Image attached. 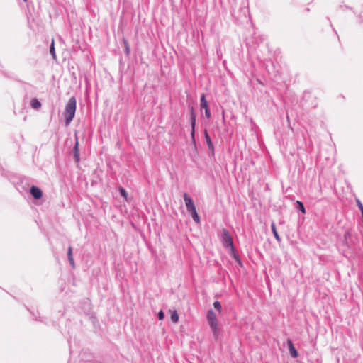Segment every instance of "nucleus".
Returning <instances> with one entry per match:
<instances>
[{"mask_svg": "<svg viewBox=\"0 0 363 363\" xmlns=\"http://www.w3.org/2000/svg\"><path fill=\"white\" fill-rule=\"evenodd\" d=\"M77 101L74 96L69 98L67 104L65 106V109L64 112L65 117V123L66 125L70 124L71 121L73 120L75 112H76V106Z\"/></svg>", "mask_w": 363, "mask_h": 363, "instance_id": "2", "label": "nucleus"}, {"mask_svg": "<svg viewBox=\"0 0 363 363\" xmlns=\"http://www.w3.org/2000/svg\"><path fill=\"white\" fill-rule=\"evenodd\" d=\"M50 53L51 54L53 59H56L54 40H52V43L50 47Z\"/></svg>", "mask_w": 363, "mask_h": 363, "instance_id": "16", "label": "nucleus"}, {"mask_svg": "<svg viewBox=\"0 0 363 363\" xmlns=\"http://www.w3.org/2000/svg\"><path fill=\"white\" fill-rule=\"evenodd\" d=\"M123 43H124V45H125V54L127 55H128L130 54V52L129 44H128L127 40L125 39V38H123Z\"/></svg>", "mask_w": 363, "mask_h": 363, "instance_id": "18", "label": "nucleus"}, {"mask_svg": "<svg viewBox=\"0 0 363 363\" xmlns=\"http://www.w3.org/2000/svg\"><path fill=\"white\" fill-rule=\"evenodd\" d=\"M271 229H272V231L273 233V235L275 238V239L278 241V242H281V239L279 236V235L277 233V228H276V225L274 222H272L271 223Z\"/></svg>", "mask_w": 363, "mask_h": 363, "instance_id": "11", "label": "nucleus"}, {"mask_svg": "<svg viewBox=\"0 0 363 363\" xmlns=\"http://www.w3.org/2000/svg\"><path fill=\"white\" fill-rule=\"evenodd\" d=\"M235 261L240 266L242 267V261L240 258V257H238L237 259H235Z\"/></svg>", "mask_w": 363, "mask_h": 363, "instance_id": "26", "label": "nucleus"}, {"mask_svg": "<svg viewBox=\"0 0 363 363\" xmlns=\"http://www.w3.org/2000/svg\"><path fill=\"white\" fill-rule=\"evenodd\" d=\"M287 343L289 346V350L291 356L293 358H296L298 356V352H297L296 349L295 348L292 341L291 339L287 340Z\"/></svg>", "mask_w": 363, "mask_h": 363, "instance_id": "8", "label": "nucleus"}, {"mask_svg": "<svg viewBox=\"0 0 363 363\" xmlns=\"http://www.w3.org/2000/svg\"><path fill=\"white\" fill-rule=\"evenodd\" d=\"M357 206H358L359 209L361 211V213H362V218H363V204L362 203V202L359 199H357Z\"/></svg>", "mask_w": 363, "mask_h": 363, "instance_id": "22", "label": "nucleus"}, {"mask_svg": "<svg viewBox=\"0 0 363 363\" xmlns=\"http://www.w3.org/2000/svg\"><path fill=\"white\" fill-rule=\"evenodd\" d=\"M221 233H222V235H221L220 240H221V242H222L223 247L227 250L233 249V247H234V245H233L232 236L230 235L229 231L227 229L223 228L221 231Z\"/></svg>", "mask_w": 363, "mask_h": 363, "instance_id": "3", "label": "nucleus"}, {"mask_svg": "<svg viewBox=\"0 0 363 363\" xmlns=\"http://www.w3.org/2000/svg\"><path fill=\"white\" fill-rule=\"evenodd\" d=\"M206 320L212 331L214 339L217 340L220 335V330L218 328V321L216 315L212 309L207 311Z\"/></svg>", "mask_w": 363, "mask_h": 363, "instance_id": "1", "label": "nucleus"}, {"mask_svg": "<svg viewBox=\"0 0 363 363\" xmlns=\"http://www.w3.org/2000/svg\"><path fill=\"white\" fill-rule=\"evenodd\" d=\"M178 320H179V315H178L177 311H174V312L171 315V320L173 323H177V322H178Z\"/></svg>", "mask_w": 363, "mask_h": 363, "instance_id": "19", "label": "nucleus"}, {"mask_svg": "<svg viewBox=\"0 0 363 363\" xmlns=\"http://www.w3.org/2000/svg\"><path fill=\"white\" fill-rule=\"evenodd\" d=\"M189 115H196V111L193 106H189Z\"/></svg>", "mask_w": 363, "mask_h": 363, "instance_id": "23", "label": "nucleus"}, {"mask_svg": "<svg viewBox=\"0 0 363 363\" xmlns=\"http://www.w3.org/2000/svg\"><path fill=\"white\" fill-rule=\"evenodd\" d=\"M200 106L201 108H208V102L206 100V96L204 94H202L200 98Z\"/></svg>", "mask_w": 363, "mask_h": 363, "instance_id": "12", "label": "nucleus"}, {"mask_svg": "<svg viewBox=\"0 0 363 363\" xmlns=\"http://www.w3.org/2000/svg\"><path fill=\"white\" fill-rule=\"evenodd\" d=\"M119 193L121 194V196L124 197V198H127L128 196V193L127 191H125V189L123 187H120L119 189Z\"/></svg>", "mask_w": 363, "mask_h": 363, "instance_id": "21", "label": "nucleus"}, {"mask_svg": "<svg viewBox=\"0 0 363 363\" xmlns=\"http://www.w3.org/2000/svg\"><path fill=\"white\" fill-rule=\"evenodd\" d=\"M189 213L191 215L192 219L196 223H200V218L197 213L196 209L189 211Z\"/></svg>", "mask_w": 363, "mask_h": 363, "instance_id": "13", "label": "nucleus"}, {"mask_svg": "<svg viewBox=\"0 0 363 363\" xmlns=\"http://www.w3.org/2000/svg\"><path fill=\"white\" fill-rule=\"evenodd\" d=\"M213 307L214 308L218 311H220L222 310V306H221V303L220 301H216L213 303Z\"/></svg>", "mask_w": 363, "mask_h": 363, "instance_id": "20", "label": "nucleus"}, {"mask_svg": "<svg viewBox=\"0 0 363 363\" xmlns=\"http://www.w3.org/2000/svg\"><path fill=\"white\" fill-rule=\"evenodd\" d=\"M172 4L174 3V0H169Z\"/></svg>", "mask_w": 363, "mask_h": 363, "instance_id": "27", "label": "nucleus"}, {"mask_svg": "<svg viewBox=\"0 0 363 363\" xmlns=\"http://www.w3.org/2000/svg\"><path fill=\"white\" fill-rule=\"evenodd\" d=\"M30 193L35 199H40L43 196V191L41 189L35 186H32L30 187Z\"/></svg>", "mask_w": 363, "mask_h": 363, "instance_id": "5", "label": "nucleus"}, {"mask_svg": "<svg viewBox=\"0 0 363 363\" xmlns=\"http://www.w3.org/2000/svg\"><path fill=\"white\" fill-rule=\"evenodd\" d=\"M296 208L303 213H306V209L303 203L300 201H296Z\"/></svg>", "mask_w": 363, "mask_h": 363, "instance_id": "15", "label": "nucleus"}, {"mask_svg": "<svg viewBox=\"0 0 363 363\" xmlns=\"http://www.w3.org/2000/svg\"><path fill=\"white\" fill-rule=\"evenodd\" d=\"M196 115H189V123L191 125V136L194 141H195V126H196Z\"/></svg>", "mask_w": 363, "mask_h": 363, "instance_id": "7", "label": "nucleus"}, {"mask_svg": "<svg viewBox=\"0 0 363 363\" xmlns=\"http://www.w3.org/2000/svg\"><path fill=\"white\" fill-rule=\"evenodd\" d=\"M229 254L230 257L234 259H237L239 257V255L236 252L235 247H233V249H229Z\"/></svg>", "mask_w": 363, "mask_h": 363, "instance_id": "17", "label": "nucleus"}, {"mask_svg": "<svg viewBox=\"0 0 363 363\" xmlns=\"http://www.w3.org/2000/svg\"><path fill=\"white\" fill-rule=\"evenodd\" d=\"M184 200L188 212L196 209L193 199L189 196L187 193L184 194Z\"/></svg>", "mask_w": 363, "mask_h": 363, "instance_id": "4", "label": "nucleus"}, {"mask_svg": "<svg viewBox=\"0 0 363 363\" xmlns=\"http://www.w3.org/2000/svg\"><path fill=\"white\" fill-rule=\"evenodd\" d=\"M74 158L76 162H79V142L77 140L76 143L74 146Z\"/></svg>", "mask_w": 363, "mask_h": 363, "instance_id": "10", "label": "nucleus"}, {"mask_svg": "<svg viewBox=\"0 0 363 363\" xmlns=\"http://www.w3.org/2000/svg\"><path fill=\"white\" fill-rule=\"evenodd\" d=\"M30 105L33 108L37 109L41 107V103L37 99H33L30 101Z\"/></svg>", "mask_w": 363, "mask_h": 363, "instance_id": "14", "label": "nucleus"}, {"mask_svg": "<svg viewBox=\"0 0 363 363\" xmlns=\"http://www.w3.org/2000/svg\"><path fill=\"white\" fill-rule=\"evenodd\" d=\"M24 1H26V0H24Z\"/></svg>", "mask_w": 363, "mask_h": 363, "instance_id": "29", "label": "nucleus"}, {"mask_svg": "<svg viewBox=\"0 0 363 363\" xmlns=\"http://www.w3.org/2000/svg\"><path fill=\"white\" fill-rule=\"evenodd\" d=\"M157 316H158L159 320H163V319H164V312H163L162 311H160L158 313Z\"/></svg>", "mask_w": 363, "mask_h": 363, "instance_id": "25", "label": "nucleus"}, {"mask_svg": "<svg viewBox=\"0 0 363 363\" xmlns=\"http://www.w3.org/2000/svg\"><path fill=\"white\" fill-rule=\"evenodd\" d=\"M204 109H205V116H206V117L208 119H209V118H211V112H210V110H209V108H204Z\"/></svg>", "mask_w": 363, "mask_h": 363, "instance_id": "24", "label": "nucleus"}, {"mask_svg": "<svg viewBox=\"0 0 363 363\" xmlns=\"http://www.w3.org/2000/svg\"><path fill=\"white\" fill-rule=\"evenodd\" d=\"M67 259L69 260V262L70 264V265L74 268L75 267V264H74V258H73V255H72V248L71 246H69L68 247V250H67Z\"/></svg>", "mask_w": 363, "mask_h": 363, "instance_id": "9", "label": "nucleus"}, {"mask_svg": "<svg viewBox=\"0 0 363 363\" xmlns=\"http://www.w3.org/2000/svg\"><path fill=\"white\" fill-rule=\"evenodd\" d=\"M204 138H205L206 145H207V147H208V149L210 153L212 155H214V146H213V144L211 139V137L209 136V135L206 130L204 131Z\"/></svg>", "mask_w": 363, "mask_h": 363, "instance_id": "6", "label": "nucleus"}, {"mask_svg": "<svg viewBox=\"0 0 363 363\" xmlns=\"http://www.w3.org/2000/svg\"><path fill=\"white\" fill-rule=\"evenodd\" d=\"M362 21H363V17H362V18H361V22H362Z\"/></svg>", "mask_w": 363, "mask_h": 363, "instance_id": "28", "label": "nucleus"}]
</instances>
